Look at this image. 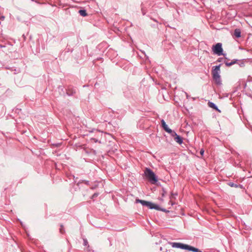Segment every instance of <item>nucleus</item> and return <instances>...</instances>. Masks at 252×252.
<instances>
[{
    "label": "nucleus",
    "mask_w": 252,
    "mask_h": 252,
    "mask_svg": "<svg viewBox=\"0 0 252 252\" xmlns=\"http://www.w3.org/2000/svg\"><path fill=\"white\" fill-rule=\"evenodd\" d=\"M221 65V64H220L218 65L214 66V68L212 70V76L213 80H214L215 83L218 86L221 85V80L220 75V67Z\"/></svg>",
    "instance_id": "nucleus-1"
},
{
    "label": "nucleus",
    "mask_w": 252,
    "mask_h": 252,
    "mask_svg": "<svg viewBox=\"0 0 252 252\" xmlns=\"http://www.w3.org/2000/svg\"><path fill=\"white\" fill-rule=\"evenodd\" d=\"M144 173L146 177L152 184H155L158 182V177L151 169L147 168Z\"/></svg>",
    "instance_id": "nucleus-2"
},
{
    "label": "nucleus",
    "mask_w": 252,
    "mask_h": 252,
    "mask_svg": "<svg viewBox=\"0 0 252 252\" xmlns=\"http://www.w3.org/2000/svg\"><path fill=\"white\" fill-rule=\"evenodd\" d=\"M212 51L214 54L218 56L223 55L224 57L226 56L225 53H223V49L222 48V44L221 43H218L216 45H213L212 47Z\"/></svg>",
    "instance_id": "nucleus-3"
},
{
    "label": "nucleus",
    "mask_w": 252,
    "mask_h": 252,
    "mask_svg": "<svg viewBox=\"0 0 252 252\" xmlns=\"http://www.w3.org/2000/svg\"><path fill=\"white\" fill-rule=\"evenodd\" d=\"M170 245L172 248H179L183 250H188L189 245L182 243L171 242Z\"/></svg>",
    "instance_id": "nucleus-4"
},
{
    "label": "nucleus",
    "mask_w": 252,
    "mask_h": 252,
    "mask_svg": "<svg viewBox=\"0 0 252 252\" xmlns=\"http://www.w3.org/2000/svg\"><path fill=\"white\" fill-rule=\"evenodd\" d=\"M170 134L171 136L174 138V140L177 143H179V144L183 143V140L182 137L178 135L175 131L173 130L172 132Z\"/></svg>",
    "instance_id": "nucleus-5"
},
{
    "label": "nucleus",
    "mask_w": 252,
    "mask_h": 252,
    "mask_svg": "<svg viewBox=\"0 0 252 252\" xmlns=\"http://www.w3.org/2000/svg\"><path fill=\"white\" fill-rule=\"evenodd\" d=\"M147 207H148L149 208H150L151 209H156L157 210H161L164 212H166V211L165 209H160L158 205H157L154 203H153L151 202L148 201Z\"/></svg>",
    "instance_id": "nucleus-6"
},
{
    "label": "nucleus",
    "mask_w": 252,
    "mask_h": 252,
    "mask_svg": "<svg viewBox=\"0 0 252 252\" xmlns=\"http://www.w3.org/2000/svg\"><path fill=\"white\" fill-rule=\"evenodd\" d=\"M161 123L162 125V127L164 129L165 131H166L167 132H168L169 134H171L173 130H172L171 129L169 128L168 126L166 125V123L165 122L164 120H162L161 121Z\"/></svg>",
    "instance_id": "nucleus-7"
},
{
    "label": "nucleus",
    "mask_w": 252,
    "mask_h": 252,
    "mask_svg": "<svg viewBox=\"0 0 252 252\" xmlns=\"http://www.w3.org/2000/svg\"><path fill=\"white\" fill-rule=\"evenodd\" d=\"M208 105L210 107L213 108L219 112H220V110L218 108V106L214 103L209 101Z\"/></svg>",
    "instance_id": "nucleus-8"
},
{
    "label": "nucleus",
    "mask_w": 252,
    "mask_h": 252,
    "mask_svg": "<svg viewBox=\"0 0 252 252\" xmlns=\"http://www.w3.org/2000/svg\"><path fill=\"white\" fill-rule=\"evenodd\" d=\"M76 93V90L74 89L68 88L66 90V94L68 95H72Z\"/></svg>",
    "instance_id": "nucleus-9"
},
{
    "label": "nucleus",
    "mask_w": 252,
    "mask_h": 252,
    "mask_svg": "<svg viewBox=\"0 0 252 252\" xmlns=\"http://www.w3.org/2000/svg\"><path fill=\"white\" fill-rule=\"evenodd\" d=\"M188 250L193 252H202L201 251L197 248L189 245Z\"/></svg>",
    "instance_id": "nucleus-10"
},
{
    "label": "nucleus",
    "mask_w": 252,
    "mask_h": 252,
    "mask_svg": "<svg viewBox=\"0 0 252 252\" xmlns=\"http://www.w3.org/2000/svg\"><path fill=\"white\" fill-rule=\"evenodd\" d=\"M241 31L239 29H236L234 31V35L237 37L239 38L241 37Z\"/></svg>",
    "instance_id": "nucleus-11"
},
{
    "label": "nucleus",
    "mask_w": 252,
    "mask_h": 252,
    "mask_svg": "<svg viewBox=\"0 0 252 252\" xmlns=\"http://www.w3.org/2000/svg\"><path fill=\"white\" fill-rule=\"evenodd\" d=\"M78 13L80 15L83 17H85L87 15L86 10L85 9H80L79 10Z\"/></svg>",
    "instance_id": "nucleus-12"
},
{
    "label": "nucleus",
    "mask_w": 252,
    "mask_h": 252,
    "mask_svg": "<svg viewBox=\"0 0 252 252\" xmlns=\"http://www.w3.org/2000/svg\"><path fill=\"white\" fill-rule=\"evenodd\" d=\"M228 185L231 187H234V188H238L239 186V185H238L233 182L228 183Z\"/></svg>",
    "instance_id": "nucleus-13"
},
{
    "label": "nucleus",
    "mask_w": 252,
    "mask_h": 252,
    "mask_svg": "<svg viewBox=\"0 0 252 252\" xmlns=\"http://www.w3.org/2000/svg\"><path fill=\"white\" fill-rule=\"evenodd\" d=\"M60 232L62 234H64L65 233V230L63 224L60 225Z\"/></svg>",
    "instance_id": "nucleus-14"
},
{
    "label": "nucleus",
    "mask_w": 252,
    "mask_h": 252,
    "mask_svg": "<svg viewBox=\"0 0 252 252\" xmlns=\"http://www.w3.org/2000/svg\"><path fill=\"white\" fill-rule=\"evenodd\" d=\"M224 63L227 66H230L233 65L232 62L229 63L228 62L224 61Z\"/></svg>",
    "instance_id": "nucleus-15"
},
{
    "label": "nucleus",
    "mask_w": 252,
    "mask_h": 252,
    "mask_svg": "<svg viewBox=\"0 0 252 252\" xmlns=\"http://www.w3.org/2000/svg\"><path fill=\"white\" fill-rule=\"evenodd\" d=\"M90 140H91V141L94 142L95 143H96V142H99V143H101V142L100 141H98L97 139H96L94 138H91Z\"/></svg>",
    "instance_id": "nucleus-16"
},
{
    "label": "nucleus",
    "mask_w": 252,
    "mask_h": 252,
    "mask_svg": "<svg viewBox=\"0 0 252 252\" xmlns=\"http://www.w3.org/2000/svg\"><path fill=\"white\" fill-rule=\"evenodd\" d=\"M148 201H145V200H142V202H141V204H142L143 206H147V204H148Z\"/></svg>",
    "instance_id": "nucleus-17"
},
{
    "label": "nucleus",
    "mask_w": 252,
    "mask_h": 252,
    "mask_svg": "<svg viewBox=\"0 0 252 252\" xmlns=\"http://www.w3.org/2000/svg\"><path fill=\"white\" fill-rule=\"evenodd\" d=\"M98 195V193H94L91 197V199H94L95 198H96V197H97V196Z\"/></svg>",
    "instance_id": "nucleus-18"
},
{
    "label": "nucleus",
    "mask_w": 252,
    "mask_h": 252,
    "mask_svg": "<svg viewBox=\"0 0 252 252\" xmlns=\"http://www.w3.org/2000/svg\"><path fill=\"white\" fill-rule=\"evenodd\" d=\"M83 243H84V246H87L88 245V242L87 241V240L86 239H84L83 240Z\"/></svg>",
    "instance_id": "nucleus-19"
},
{
    "label": "nucleus",
    "mask_w": 252,
    "mask_h": 252,
    "mask_svg": "<svg viewBox=\"0 0 252 252\" xmlns=\"http://www.w3.org/2000/svg\"><path fill=\"white\" fill-rule=\"evenodd\" d=\"M177 195H178L177 193H174L173 192H171V196H170V198L171 199L172 198L173 195L177 196Z\"/></svg>",
    "instance_id": "nucleus-20"
},
{
    "label": "nucleus",
    "mask_w": 252,
    "mask_h": 252,
    "mask_svg": "<svg viewBox=\"0 0 252 252\" xmlns=\"http://www.w3.org/2000/svg\"><path fill=\"white\" fill-rule=\"evenodd\" d=\"M223 61V58H218V59L217 60V62H221Z\"/></svg>",
    "instance_id": "nucleus-21"
},
{
    "label": "nucleus",
    "mask_w": 252,
    "mask_h": 252,
    "mask_svg": "<svg viewBox=\"0 0 252 252\" xmlns=\"http://www.w3.org/2000/svg\"><path fill=\"white\" fill-rule=\"evenodd\" d=\"M238 61V60L237 59H234L231 62L232 63V64L233 65L235 63H237V62Z\"/></svg>",
    "instance_id": "nucleus-22"
},
{
    "label": "nucleus",
    "mask_w": 252,
    "mask_h": 252,
    "mask_svg": "<svg viewBox=\"0 0 252 252\" xmlns=\"http://www.w3.org/2000/svg\"><path fill=\"white\" fill-rule=\"evenodd\" d=\"M142 200H140L139 199H136V203H140L141 204V202H142Z\"/></svg>",
    "instance_id": "nucleus-23"
},
{
    "label": "nucleus",
    "mask_w": 252,
    "mask_h": 252,
    "mask_svg": "<svg viewBox=\"0 0 252 252\" xmlns=\"http://www.w3.org/2000/svg\"><path fill=\"white\" fill-rule=\"evenodd\" d=\"M162 191H163V193H162V196H163L166 193V191L165 190V189H162Z\"/></svg>",
    "instance_id": "nucleus-24"
},
{
    "label": "nucleus",
    "mask_w": 252,
    "mask_h": 252,
    "mask_svg": "<svg viewBox=\"0 0 252 252\" xmlns=\"http://www.w3.org/2000/svg\"><path fill=\"white\" fill-rule=\"evenodd\" d=\"M204 152V150H203V149H201V150H200V154H201V155H203Z\"/></svg>",
    "instance_id": "nucleus-25"
},
{
    "label": "nucleus",
    "mask_w": 252,
    "mask_h": 252,
    "mask_svg": "<svg viewBox=\"0 0 252 252\" xmlns=\"http://www.w3.org/2000/svg\"><path fill=\"white\" fill-rule=\"evenodd\" d=\"M169 203H170L171 205H173L174 204V203H173L171 200L169 201Z\"/></svg>",
    "instance_id": "nucleus-26"
},
{
    "label": "nucleus",
    "mask_w": 252,
    "mask_h": 252,
    "mask_svg": "<svg viewBox=\"0 0 252 252\" xmlns=\"http://www.w3.org/2000/svg\"><path fill=\"white\" fill-rule=\"evenodd\" d=\"M85 184H87V185H88L89 183V182L88 181H85Z\"/></svg>",
    "instance_id": "nucleus-27"
},
{
    "label": "nucleus",
    "mask_w": 252,
    "mask_h": 252,
    "mask_svg": "<svg viewBox=\"0 0 252 252\" xmlns=\"http://www.w3.org/2000/svg\"><path fill=\"white\" fill-rule=\"evenodd\" d=\"M0 47L1 48H2V47H4L5 46H2V45H0Z\"/></svg>",
    "instance_id": "nucleus-28"
},
{
    "label": "nucleus",
    "mask_w": 252,
    "mask_h": 252,
    "mask_svg": "<svg viewBox=\"0 0 252 252\" xmlns=\"http://www.w3.org/2000/svg\"><path fill=\"white\" fill-rule=\"evenodd\" d=\"M187 95V98H188V97H189V95H188V94H187V95Z\"/></svg>",
    "instance_id": "nucleus-29"
}]
</instances>
